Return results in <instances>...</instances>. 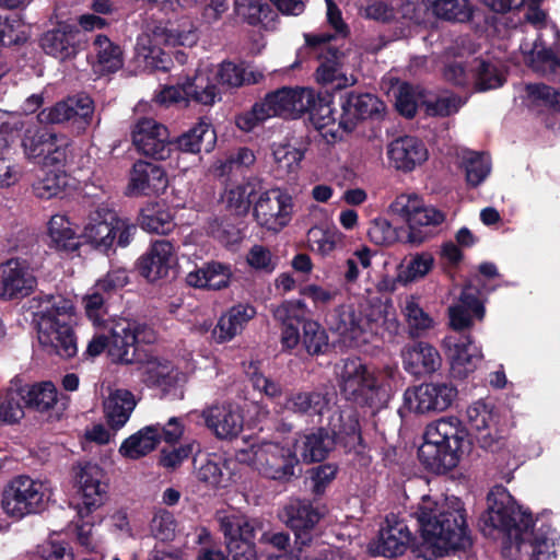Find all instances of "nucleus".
<instances>
[{"label": "nucleus", "mask_w": 560, "mask_h": 560, "mask_svg": "<svg viewBox=\"0 0 560 560\" xmlns=\"http://www.w3.org/2000/svg\"><path fill=\"white\" fill-rule=\"evenodd\" d=\"M466 413L470 431L457 417H444L427 425L418 458L428 471L442 475L453 470L462 456L471 452L474 443L491 453L505 446L504 436L491 431L495 417L492 406L478 400Z\"/></svg>", "instance_id": "nucleus-1"}, {"label": "nucleus", "mask_w": 560, "mask_h": 560, "mask_svg": "<svg viewBox=\"0 0 560 560\" xmlns=\"http://www.w3.org/2000/svg\"><path fill=\"white\" fill-rule=\"evenodd\" d=\"M417 521L421 546L438 557L467 551L472 547L471 530L465 503L457 497L442 502L423 497L411 513Z\"/></svg>", "instance_id": "nucleus-2"}, {"label": "nucleus", "mask_w": 560, "mask_h": 560, "mask_svg": "<svg viewBox=\"0 0 560 560\" xmlns=\"http://www.w3.org/2000/svg\"><path fill=\"white\" fill-rule=\"evenodd\" d=\"M340 395L359 407L385 406L401 380L397 364L371 369L360 357H348L336 365Z\"/></svg>", "instance_id": "nucleus-3"}, {"label": "nucleus", "mask_w": 560, "mask_h": 560, "mask_svg": "<svg viewBox=\"0 0 560 560\" xmlns=\"http://www.w3.org/2000/svg\"><path fill=\"white\" fill-rule=\"evenodd\" d=\"M535 525L529 511L523 510L506 488L494 486L487 494V509L479 518L486 537L502 539V553L512 555V544Z\"/></svg>", "instance_id": "nucleus-4"}, {"label": "nucleus", "mask_w": 560, "mask_h": 560, "mask_svg": "<svg viewBox=\"0 0 560 560\" xmlns=\"http://www.w3.org/2000/svg\"><path fill=\"white\" fill-rule=\"evenodd\" d=\"M272 316L282 324L280 342L283 351L292 352L300 343L311 357L328 351L326 329L316 320L306 318V305L302 300L282 302L272 308Z\"/></svg>", "instance_id": "nucleus-5"}, {"label": "nucleus", "mask_w": 560, "mask_h": 560, "mask_svg": "<svg viewBox=\"0 0 560 560\" xmlns=\"http://www.w3.org/2000/svg\"><path fill=\"white\" fill-rule=\"evenodd\" d=\"M73 303L61 295H45L35 313L39 343L48 353L63 359L73 358L78 352L77 338L68 323L73 314Z\"/></svg>", "instance_id": "nucleus-6"}, {"label": "nucleus", "mask_w": 560, "mask_h": 560, "mask_svg": "<svg viewBox=\"0 0 560 560\" xmlns=\"http://www.w3.org/2000/svg\"><path fill=\"white\" fill-rule=\"evenodd\" d=\"M389 210L407 224V243L421 245L442 231L446 213L432 205H425L416 194H401L390 203Z\"/></svg>", "instance_id": "nucleus-7"}, {"label": "nucleus", "mask_w": 560, "mask_h": 560, "mask_svg": "<svg viewBox=\"0 0 560 560\" xmlns=\"http://www.w3.org/2000/svg\"><path fill=\"white\" fill-rule=\"evenodd\" d=\"M217 521L229 560H258L255 537L261 529L259 521L235 513H218Z\"/></svg>", "instance_id": "nucleus-8"}, {"label": "nucleus", "mask_w": 560, "mask_h": 560, "mask_svg": "<svg viewBox=\"0 0 560 560\" xmlns=\"http://www.w3.org/2000/svg\"><path fill=\"white\" fill-rule=\"evenodd\" d=\"M340 114L337 129H329L327 135L334 140H341L342 135L352 132L364 120H381L385 115V104L370 93L340 92Z\"/></svg>", "instance_id": "nucleus-9"}, {"label": "nucleus", "mask_w": 560, "mask_h": 560, "mask_svg": "<svg viewBox=\"0 0 560 560\" xmlns=\"http://www.w3.org/2000/svg\"><path fill=\"white\" fill-rule=\"evenodd\" d=\"M334 316L335 329L350 339H359L366 332H376L380 322L395 334L399 328L396 318H388L386 305L371 306L364 312L357 311L351 304L340 305L335 310Z\"/></svg>", "instance_id": "nucleus-10"}, {"label": "nucleus", "mask_w": 560, "mask_h": 560, "mask_svg": "<svg viewBox=\"0 0 560 560\" xmlns=\"http://www.w3.org/2000/svg\"><path fill=\"white\" fill-rule=\"evenodd\" d=\"M155 330L147 323L121 318L114 322V343L110 354L124 365H133L145 351L141 345L156 341Z\"/></svg>", "instance_id": "nucleus-11"}, {"label": "nucleus", "mask_w": 560, "mask_h": 560, "mask_svg": "<svg viewBox=\"0 0 560 560\" xmlns=\"http://www.w3.org/2000/svg\"><path fill=\"white\" fill-rule=\"evenodd\" d=\"M44 504L43 483L25 475L14 477L2 493V510L11 517L22 518L38 513Z\"/></svg>", "instance_id": "nucleus-12"}, {"label": "nucleus", "mask_w": 560, "mask_h": 560, "mask_svg": "<svg viewBox=\"0 0 560 560\" xmlns=\"http://www.w3.org/2000/svg\"><path fill=\"white\" fill-rule=\"evenodd\" d=\"M301 459L292 445L276 442H264L258 446V470L268 478L280 482H289L302 474Z\"/></svg>", "instance_id": "nucleus-13"}, {"label": "nucleus", "mask_w": 560, "mask_h": 560, "mask_svg": "<svg viewBox=\"0 0 560 560\" xmlns=\"http://www.w3.org/2000/svg\"><path fill=\"white\" fill-rule=\"evenodd\" d=\"M279 516L293 532L295 545L301 550L312 544L317 535V525L324 514L311 500L292 498L283 506Z\"/></svg>", "instance_id": "nucleus-14"}, {"label": "nucleus", "mask_w": 560, "mask_h": 560, "mask_svg": "<svg viewBox=\"0 0 560 560\" xmlns=\"http://www.w3.org/2000/svg\"><path fill=\"white\" fill-rule=\"evenodd\" d=\"M85 33L75 23L59 21L39 37L43 51L60 61L74 59L84 49Z\"/></svg>", "instance_id": "nucleus-15"}, {"label": "nucleus", "mask_w": 560, "mask_h": 560, "mask_svg": "<svg viewBox=\"0 0 560 560\" xmlns=\"http://www.w3.org/2000/svg\"><path fill=\"white\" fill-rule=\"evenodd\" d=\"M93 114V100L86 94H77L42 109L37 118L40 124L68 122L78 132H82L91 125Z\"/></svg>", "instance_id": "nucleus-16"}, {"label": "nucleus", "mask_w": 560, "mask_h": 560, "mask_svg": "<svg viewBox=\"0 0 560 560\" xmlns=\"http://www.w3.org/2000/svg\"><path fill=\"white\" fill-rule=\"evenodd\" d=\"M386 525L382 526L375 539L369 542L368 550L373 557L396 558L411 547H418V538L415 536L404 520L396 515L386 516Z\"/></svg>", "instance_id": "nucleus-17"}, {"label": "nucleus", "mask_w": 560, "mask_h": 560, "mask_svg": "<svg viewBox=\"0 0 560 560\" xmlns=\"http://www.w3.org/2000/svg\"><path fill=\"white\" fill-rule=\"evenodd\" d=\"M137 151L156 161H164L173 153L167 127L153 118H140L131 132Z\"/></svg>", "instance_id": "nucleus-18"}, {"label": "nucleus", "mask_w": 560, "mask_h": 560, "mask_svg": "<svg viewBox=\"0 0 560 560\" xmlns=\"http://www.w3.org/2000/svg\"><path fill=\"white\" fill-rule=\"evenodd\" d=\"M291 195L279 188L260 192L253 207V214L261 226L278 232L289 224L292 217Z\"/></svg>", "instance_id": "nucleus-19"}, {"label": "nucleus", "mask_w": 560, "mask_h": 560, "mask_svg": "<svg viewBox=\"0 0 560 560\" xmlns=\"http://www.w3.org/2000/svg\"><path fill=\"white\" fill-rule=\"evenodd\" d=\"M313 102L311 88H289L282 86L271 91L260 101L268 118L282 117L296 119L302 117L307 109V105Z\"/></svg>", "instance_id": "nucleus-20"}, {"label": "nucleus", "mask_w": 560, "mask_h": 560, "mask_svg": "<svg viewBox=\"0 0 560 560\" xmlns=\"http://www.w3.org/2000/svg\"><path fill=\"white\" fill-rule=\"evenodd\" d=\"M37 280L26 259L10 258L0 265V300H20L33 293Z\"/></svg>", "instance_id": "nucleus-21"}, {"label": "nucleus", "mask_w": 560, "mask_h": 560, "mask_svg": "<svg viewBox=\"0 0 560 560\" xmlns=\"http://www.w3.org/2000/svg\"><path fill=\"white\" fill-rule=\"evenodd\" d=\"M458 390L452 383L431 382L407 389L405 400L417 413L444 411L452 406Z\"/></svg>", "instance_id": "nucleus-22"}, {"label": "nucleus", "mask_w": 560, "mask_h": 560, "mask_svg": "<svg viewBox=\"0 0 560 560\" xmlns=\"http://www.w3.org/2000/svg\"><path fill=\"white\" fill-rule=\"evenodd\" d=\"M335 440L336 446L339 445L345 453H354L360 455L365 448L362 438L359 417L353 410H337L328 419L325 427Z\"/></svg>", "instance_id": "nucleus-23"}, {"label": "nucleus", "mask_w": 560, "mask_h": 560, "mask_svg": "<svg viewBox=\"0 0 560 560\" xmlns=\"http://www.w3.org/2000/svg\"><path fill=\"white\" fill-rule=\"evenodd\" d=\"M556 530L549 525H542L538 529L530 528L528 534L520 536L512 544V555L509 557L521 560H553Z\"/></svg>", "instance_id": "nucleus-24"}, {"label": "nucleus", "mask_w": 560, "mask_h": 560, "mask_svg": "<svg viewBox=\"0 0 560 560\" xmlns=\"http://www.w3.org/2000/svg\"><path fill=\"white\" fill-rule=\"evenodd\" d=\"M167 186V174L161 165L142 160L133 163L127 186L129 196H159Z\"/></svg>", "instance_id": "nucleus-25"}, {"label": "nucleus", "mask_w": 560, "mask_h": 560, "mask_svg": "<svg viewBox=\"0 0 560 560\" xmlns=\"http://www.w3.org/2000/svg\"><path fill=\"white\" fill-rule=\"evenodd\" d=\"M400 357L407 373L416 377H424L436 372L442 365L439 350L425 341L406 343Z\"/></svg>", "instance_id": "nucleus-26"}, {"label": "nucleus", "mask_w": 560, "mask_h": 560, "mask_svg": "<svg viewBox=\"0 0 560 560\" xmlns=\"http://www.w3.org/2000/svg\"><path fill=\"white\" fill-rule=\"evenodd\" d=\"M174 261V244L168 240H158L138 258L136 266L143 278L156 281L168 276Z\"/></svg>", "instance_id": "nucleus-27"}, {"label": "nucleus", "mask_w": 560, "mask_h": 560, "mask_svg": "<svg viewBox=\"0 0 560 560\" xmlns=\"http://www.w3.org/2000/svg\"><path fill=\"white\" fill-rule=\"evenodd\" d=\"M104 477V469L97 464L88 462L81 467L78 475L83 499L82 506L78 511L81 517L88 516L104 503L108 488V485L103 481Z\"/></svg>", "instance_id": "nucleus-28"}, {"label": "nucleus", "mask_w": 560, "mask_h": 560, "mask_svg": "<svg viewBox=\"0 0 560 560\" xmlns=\"http://www.w3.org/2000/svg\"><path fill=\"white\" fill-rule=\"evenodd\" d=\"M325 427H317L300 433L294 439V447L304 464L323 463L335 451V440Z\"/></svg>", "instance_id": "nucleus-29"}, {"label": "nucleus", "mask_w": 560, "mask_h": 560, "mask_svg": "<svg viewBox=\"0 0 560 560\" xmlns=\"http://www.w3.org/2000/svg\"><path fill=\"white\" fill-rule=\"evenodd\" d=\"M390 164L404 173L413 171L428 160L429 152L424 142L413 136L398 137L387 148Z\"/></svg>", "instance_id": "nucleus-30"}, {"label": "nucleus", "mask_w": 560, "mask_h": 560, "mask_svg": "<svg viewBox=\"0 0 560 560\" xmlns=\"http://www.w3.org/2000/svg\"><path fill=\"white\" fill-rule=\"evenodd\" d=\"M115 211L98 207L90 213L89 222L84 226L83 237L96 249L108 250L116 238Z\"/></svg>", "instance_id": "nucleus-31"}, {"label": "nucleus", "mask_w": 560, "mask_h": 560, "mask_svg": "<svg viewBox=\"0 0 560 560\" xmlns=\"http://www.w3.org/2000/svg\"><path fill=\"white\" fill-rule=\"evenodd\" d=\"M447 345L451 351V374L454 378H466L483 359L481 349L474 342L470 335L460 337L454 343L450 340Z\"/></svg>", "instance_id": "nucleus-32"}, {"label": "nucleus", "mask_w": 560, "mask_h": 560, "mask_svg": "<svg viewBox=\"0 0 560 560\" xmlns=\"http://www.w3.org/2000/svg\"><path fill=\"white\" fill-rule=\"evenodd\" d=\"M135 364H138V369L142 370V382L149 388L167 390L175 386L174 365L170 360L158 357L152 352H144L140 354V360H137Z\"/></svg>", "instance_id": "nucleus-33"}, {"label": "nucleus", "mask_w": 560, "mask_h": 560, "mask_svg": "<svg viewBox=\"0 0 560 560\" xmlns=\"http://www.w3.org/2000/svg\"><path fill=\"white\" fill-rule=\"evenodd\" d=\"M256 308L250 304L238 303L223 313L212 329V339L224 343L241 334L246 325L256 316Z\"/></svg>", "instance_id": "nucleus-34"}, {"label": "nucleus", "mask_w": 560, "mask_h": 560, "mask_svg": "<svg viewBox=\"0 0 560 560\" xmlns=\"http://www.w3.org/2000/svg\"><path fill=\"white\" fill-rule=\"evenodd\" d=\"M217 141L215 130L212 125L200 118L191 128L176 138L171 143L173 152L198 154L203 149L206 152L213 150Z\"/></svg>", "instance_id": "nucleus-35"}, {"label": "nucleus", "mask_w": 560, "mask_h": 560, "mask_svg": "<svg viewBox=\"0 0 560 560\" xmlns=\"http://www.w3.org/2000/svg\"><path fill=\"white\" fill-rule=\"evenodd\" d=\"M203 418L219 439L236 438L243 430V415L231 405L212 406L203 411Z\"/></svg>", "instance_id": "nucleus-36"}, {"label": "nucleus", "mask_w": 560, "mask_h": 560, "mask_svg": "<svg viewBox=\"0 0 560 560\" xmlns=\"http://www.w3.org/2000/svg\"><path fill=\"white\" fill-rule=\"evenodd\" d=\"M231 277L230 265L211 260L190 271L186 277V282L198 289L221 290L229 287Z\"/></svg>", "instance_id": "nucleus-37"}, {"label": "nucleus", "mask_w": 560, "mask_h": 560, "mask_svg": "<svg viewBox=\"0 0 560 560\" xmlns=\"http://www.w3.org/2000/svg\"><path fill=\"white\" fill-rule=\"evenodd\" d=\"M261 183L255 178H248L246 182L225 187L222 201L225 209L233 215L245 217L254 207L253 198L261 191Z\"/></svg>", "instance_id": "nucleus-38"}, {"label": "nucleus", "mask_w": 560, "mask_h": 560, "mask_svg": "<svg viewBox=\"0 0 560 560\" xmlns=\"http://www.w3.org/2000/svg\"><path fill=\"white\" fill-rule=\"evenodd\" d=\"M330 404L329 393L312 389L292 392L285 398L284 407L298 416H323Z\"/></svg>", "instance_id": "nucleus-39"}, {"label": "nucleus", "mask_w": 560, "mask_h": 560, "mask_svg": "<svg viewBox=\"0 0 560 560\" xmlns=\"http://www.w3.org/2000/svg\"><path fill=\"white\" fill-rule=\"evenodd\" d=\"M139 226L148 233L168 234L176 226L174 215L165 202L151 201L138 214Z\"/></svg>", "instance_id": "nucleus-40"}, {"label": "nucleus", "mask_w": 560, "mask_h": 560, "mask_svg": "<svg viewBox=\"0 0 560 560\" xmlns=\"http://www.w3.org/2000/svg\"><path fill=\"white\" fill-rule=\"evenodd\" d=\"M136 407L133 394L124 388L115 389L104 400V413L107 424L113 430H119L129 420Z\"/></svg>", "instance_id": "nucleus-41"}, {"label": "nucleus", "mask_w": 560, "mask_h": 560, "mask_svg": "<svg viewBox=\"0 0 560 560\" xmlns=\"http://www.w3.org/2000/svg\"><path fill=\"white\" fill-rule=\"evenodd\" d=\"M313 102L307 105V109H305V114H308L310 120L315 126V128L325 136L329 129H336L335 126H338V118L336 117V110L331 106L334 95L329 92L328 89L325 91H315L312 89Z\"/></svg>", "instance_id": "nucleus-42"}, {"label": "nucleus", "mask_w": 560, "mask_h": 560, "mask_svg": "<svg viewBox=\"0 0 560 560\" xmlns=\"http://www.w3.org/2000/svg\"><path fill=\"white\" fill-rule=\"evenodd\" d=\"M24 407L27 410L44 413L51 410L58 401V392L50 381L24 384L21 380Z\"/></svg>", "instance_id": "nucleus-43"}, {"label": "nucleus", "mask_w": 560, "mask_h": 560, "mask_svg": "<svg viewBox=\"0 0 560 560\" xmlns=\"http://www.w3.org/2000/svg\"><path fill=\"white\" fill-rule=\"evenodd\" d=\"M261 78L260 73L247 71L244 63L223 60L218 65L214 82L220 90L230 91L244 85L255 84Z\"/></svg>", "instance_id": "nucleus-44"}, {"label": "nucleus", "mask_w": 560, "mask_h": 560, "mask_svg": "<svg viewBox=\"0 0 560 560\" xmlns=\"http://www.w3.org/2000/svg\"><path fill=\"white\" fill-rule=\"evenodd\" d=\"M93 49L96 56L95 68L101 74L115 73L124 66V52L121 47L112 42L106 35L98 34L93 40Z\"/></svg>", "instance_id": "nucleus-45"}, {"label": "nucleus", "mask_w": 560, "mask_h": 560, "mask_svg": "<svg viewBox=\"0 0 560 560\" xmlns=\"http://www.w3.org/2000/svg\"><path fill=\"white\" fill-rule=\"evenodd\" d=\"M161 441L159 425H149L127 438L119 447V453L130 459H139L155 450Z\"/></svg>", "instance_id": "nucleus-46"}, {"label": "nucleus", "mask_w": 560, "mask_h": 560, "mask_svg": "<svg viewBox=\"0 0 560 560\" xmlns=\"http://www.w3.org/2000/svg\"><path fill=\"white\" fill-rule=\"evenodd\" d=\"M185 100L211 106L221 101V90L208 75L199 74L186 78L182 83Z\"/></svg>", "instance_id": "nucleus-47"}, {"label": "nucleus", "mask_w": 560, "mask_h": 560, "mask_svg": "<svg viewBox=\"0 0 560 560\" xmlns=\"http://www.w3.org/2000/svg\"><path fill=\"white\" fill-rule=\"evenodd\" d=\"M21 392V378L14 377L10 386L0 396V420L5 423H18L24 418L26 409Z\"/></svg>", "instance_id": "nucleus-48"}, {"label": "nucleus", "mask_w": 560, "mask_h": 560, "mask_svg": "<svg viewBox=\"0 0 560 560\" xmlns=\"http://www.w3.org/2000/svg\"><path fill=\"white\" fill-rule=\"evenodd\" d=\"M48 234L54 247L61 252H74L80 246V237L65 215H52L48 222Z\"/></svg>", "instance_id": "nucleus-49"}, {"label": "nucleus", "mask_w": 560, "mask_h": 560, "mask_svg": "<svg viewBox=\"0 0 560 560\" xmlns=\"http://www.w3.org/2000/svg\"><path fill=\"white\" fill-rule=\"evenodd\" d=\"M255 161L253 150L242 147L230 153L224 161H220L214 167V174L218 177L231 179L232 176L243 174V171L252 166Z\"/></svg>", "instance_id": "nucleus-50"}, {"label": "nucleus", "mask_w": 560, "mask_h": 560, "mask_svg": "<svg viewBox=\"0 0 560 560\" xmlns=\"http://www.w3.org/2000/svg\"><path fill=\"white\" fill-rule=\"evenodd\" d=\"M468 186L478 187L490 174L491 163L489 158L477 151H467L462 161Z\"/></svg>", "instance_id": "nucleus-51"}, {"label": "nucleus", "mask_w": 560, "mask_h": 560, "mask_svg": "<svg viewBox=\"0 0 560 560\" xmlns=\"http://www.w3.org/2000/svg\"><path fill=\"white\" fill-rule=\"evenodd\" d=\"M402 232H407V229L395 228L387 219L376 218L371 222L368 235L371 242L381 246H389L397 242L408 244Z\"/></svg>", "instance_id": "nucleus-52"}, {"label": "nucleus", "mask_w": 560, "mask_h": 560, "mask_svg": "<svg viewBox=\"0 0 560 560\" xmlns=\"http://www.w3.org/2000/svg\"><path fill=\"white\" fill-rule=\"evenodd\" d=\"M402 313L408 324L409 335L412 338L420 337L433 327V318L420 307L418 299L412 295L406 299Z\"/></svg>", "instance_id": "nucleus-53"}, {"label": "nucleus", "mask_w": 560, "mask_h": 560, "mask_svg": "<svg viewBox=\"0 0 560 560\" xmlns=\"http://www.w3.org/2000/svg\"><path fill=\"white\" fill-rule=\"evenodd\" d=\"M474 63L472 72L477 91L485 92L498 89L505 83V77L491 61L482 58H476Z\"/></svg>", "instance_id": "nucleus-54"}, {"label": "nucleus", "mask_w": 560, "mask_h": 560, "mask_svg": "<svg viewBox=\"0 0 560 560\" xmlns=\"http://www.w3.org/2000/svg\"><path fill=\"white\" fill-rule=\"evenodd\" d=\"M55 135L47 130H37L35 132L26 131L24 138L22 140V145L24 149V153L28 160H32L34 163L42 164L47 149L51 148L55 140Z\"/></svg>", "instance_id": "nucleus-55"}, {"label": "nucleus", "mask_w": 560, "mask_h": 560, "mask_svg": "<svg viewBox=\"0 0 560 560\" xmlns=\"http://www.w3.org/2000/svg\"><path fill=\"white\" fill-rule=\"evenodd\" d=\"M434 265V258L431 253H418L401 266L399 269L397 280L404 284L413 282L427 276Z\"/></svg>", "instance_id": "nucleus-56"}, {"label": "nucleus", "mask_w": 560, "mask_h": 560, "mask_svg": "<svg viewBox=\"0 0 560 560\" xmlns=\"http://www.w3.org/2000/svg\"><path fill=\"white\" fill-rule=\"evenodd\" d=\"M68 186L66 172L50 171L32 186L34 195L39 199H51L63 192Z\"/></svg>", "instance_id": "nucleus-57"}, {"label": "nucleus", "mask_w": 560, "mask_h": 560, "mask_svg": "<svg viewBox=\"0 0 560 560\" xmlns=\"http://www.w3.org/2000/svg\"><path fill=\"white\" fill-rule=\"evenodd\" d=\"M197 477L201 482L214 488H225L230 481L225 460L220 458H207L206 463L198 468Z\"/></svg>", "instance_id": "nucleus-58"}, {"label": "nucleus", "mask_w": 560, "mask_h": 560, "mask_svg": "<svg viewBox=\"0 0 560 560\" xmlns=\"http://www.w3.org/2000/svg\"><path fill=\"white\" fill-rule=\"evenodd\" d=\"M432 8L438 18L446 21L466 22L472 14L468 0H432Z\"/></svg>", "instance_id": "nucleus-59"}, {"label": "nucleus", "mask_w": 560, "mask_h": 560, "mask_svg": "<svg viewBox=\"0 0 560 560\" xmlns=\"http://www.w3.org/2000/svg\"><path fill=\"white\" fill-rule=\"evenodd\" d=\"M480 285L481 279L479 277L465 283L458 303L459 306H464L467 311L471 312L478 320H482L486 314Z\"/></svg>", "instance_id": "nucleus-60"}, {"label": "nucleus", "mask_w": 560, "mask_h": 560, "mask_svg": "<svg viewBox=\"0 0 560 560\" xmlns=\"http://www.w3.org/2000/svg\"><path fill=\"white\" fill-rule=\"evenodd\" d=\"M319 465L308 470L311 479V491L319 498L325 494L327 488L336 479L339 466L336 463H318Z\"/></svg>", "instance_id": "nucleus-61"}, {"label": "nucleus", "mask_w": 560, "mask_h": 560, "mask_svg": "<svg viewBox=\"0 0 560 560\" xmlns=\"http://www.w3.org/2000/svg\"><path fill=\"white\" fill-rule=\"evenodd\" d=\"M27 40L24 24L18 16L0 15V45L3 47L19 46Z\"/></svg>", "instance_id": "nucleus-62"}, {"label": "nucleus", "mask_w": 560, "mask_h": 560, "mask_svg": "<svg viewBox=\"0 0 560 560\" xmlns=\"http://www.w3.org/2000/svg\"><path fill=\"white\" fill-rule=\"evenodd\" d=\"M51 142L54 145L46 150L47 153L40 165L52 167V171L66 172L63 168L70 153L71 141L65 136L55 135V140Z\"/></svg>", "instance_id": "nucleus-63"}, {"label": "nucleus", "mask_w": 560, "mask_h": 560, "mask_svg": "<svg viewBox=\"0 0 560 560\" xmlns=\"http://www.w3.org/2000/svg\"><path fill=\"white\" fill-rule=\"evenodd\" d=\"M419 96L420 93L411 83L402 82L396 93L397 112L408 119L413 118L417 114Z\"/></svg>", "instance_id": "nucleus-64"}]
</instances>
